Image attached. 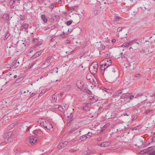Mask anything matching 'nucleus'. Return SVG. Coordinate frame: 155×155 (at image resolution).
<instances>
[{"mask_svg": "<svg viewBox=\"0 0 155 155\" xmlns=\"http://www.w3.org/2000/svg\"><path fill=\"white\" fill-rule=\"evenodd\" d=\"M92 133H90V132H88L85 135H86L87 136H88V138L91 137L92 135Z\"/></svg>", "mask_w": 155, "mask_h": 155, "instance_id": "obj_43", "label": "nucleus"}, {"mask_svg": "<svg viewBox=\"0 0 155 155\" xmlns=\"http://www.w3.org/2000/svg\"><path fill=\"white\" fill-rule=\"evenodd\" d=\"M43 120L40 122V124L41 126H43L45 128V126H46L47 125V124L48 123L49 121L45 119L44 120Z\"/></svg>", "mask_w": 155, "mask_h": 155, "instance_id": "obj_11", "label": "nucleus"}, {"mask_svg": "<svg viewBox=\"0 0 155 155\" xmlns=\"http://www.w3.org/2000/svg\"><path fill=\"white\" fill-rule=\"evenodd\" d=\"M86 78L90 82H91V81H92L93 80V79H92V80L91 78H88L87 76H86Z\"/></svg>", "mask_w": 155, "mask_h": 155, "instance_id": "obj_64", "label": "nucleus"}, {"mask_svg": "<svg viewBox=\"0 0 155 155\" xmlns=\"http://www.w3.org/2000/svg\"><path fill=\"white\" fill-rule=\"evenodd\" d=\"M65 42L66 44H69L70 43L71 41L69 39H67V40H65Z\"/></svg>", "mask_w": 155, "mask_h": 155, "instance_id": "obj_60", "label": "nucleus"}, {"mask_svg": "<svg viewBox=\"0 0 155 155\" xmlns=\"http://www.w3.org/2000/svg\"><path fill=\"white\" fill-rule=\"evenodd\" d=\"M37 53H38V55L39 56L42 53V51H38L37 52Z\"/></svg>", "mask_w": 155, "mask_h": 155, "instance_id": "obj_63", "label": "nucleus"}, {"mask_svg": "<svg viewBox=\"0 0 155 155\" xmlns=\"http://www.w3.org/2000/svg\"><path fill=\"white\" fill-rule=\"evenodd\" d=\"M72 120H73V119L71 117H70L69 119H68V120L67 122H70V123H71L72 122Z\"/></svg>", "mask_w": 155, "mask_h": 155, "instance_id": "obj_56", "label": "nucleus"}, {"mask_svg": "<svg viewBox=\"0 0 155 155\" xmlns=\"http://www.w3.org/2000/svg\"><path fill=\"white\" fill-rule=\"evenodd\" d=\"M77 6H75L71 7L70 8V9L71 10H76L77 9Z\"/></svg>", "mask_w": 155, "mask_h": 155, "instance_id": "obj_47", "label": "nucleus"}, {"mask_svg": "<svg viewBox=\"0 0 155 155\" xmlns=\"http://www.w3.org/2000/svg\"><path fill=\"white\" fill-rule=\"evenodd\" d=\"M53 58V57L52 56L48 57L47 58L46 62H48V61H49V60Z\"/></svg>", "mask_w": 155, "mask_h": 155, "instance_id": "obj_54", "label": "nucleus"}, {"mask_svg": "<svg viewBox=\"0 0 155 155\" xmlns=\"http://www.w3.org/2000/svg\"><path fill=\"white\" fill-rule=\"evenodd\" d=\"M87 138H88V137L86 136V135H84L80 137V139L78 140V141L80 142L86 140Z\"/></svg>", "mask_w": 155, "mask_h": 155, "instance_id": "obj_18", "label": "nucleus"}, {"mask_svg": "<svg viewBox=\"0 0 155 155\" xmlns=\"http://www.w3.org/2000/svg\"><path fill=\"white\" fill-rule=\"evenodd\" d=\"M28 26L29 25L26 23H24V24L23 25V28L25 29H27L28 28Z\"/></svg>", "mask_w": 155, "mask_h": 155, "instance_id": "obj_30", "label": "nucleus"}, {"mask_svg": "<svg viewBox=\"0 0 155 155\" xmlns=\"http://www.w3.org/2000/svg\"><path fill=\"white\" fill-rule=\"evenodd\" d=\"M15 124L13 123L10 124L8 127L7 129L8 130H10L13 128L15 126Z\"/></svg>", "mask_w": 155, "mask_h": 155, "instance_id": "obj_27", "label": "nucleus"}, {"mask_svg": "<svg viewBox=\"0 0 155 155\" xmlns=\"http://www.w3.org/2000/svg\"><path fill=\"white\" fill-rule=\"evenodd\" d=\"M20 19L21 20H24V19H25V15H20Z\"/></svg>", "mask_w": 155, "mask_h": 155, "instance_id": "obj_40", "label": "nucleus"}, {"mask_svg": "<svg viewBox=\"0 0 155 155\" xmlns=\"http://www.w3.org/2000/svg\"><path fill=\"white\" fill-rule=\"evenodd\" d=\"M38 138L33 136H31L29 137V140H28L29 142L32 145L34 144L37 141Z\"/></svg>", "mask_w": 155, "mask_h": 155, "instance_id": "obj_8", "label": "nucleus"}, {"mask_svg": "<svg viewBox=\"0 0 155 155\" xmlns=\"http://www.w3.org/2000/svg\"><path fill=\"white\" fill-rule=\"evenodd\" d=\"M33 133L35 135L38 136H41L43 134V132L39 129L33 130Z\"/></svg>", "mask_w": 155, "mask_h": 155, "instance_id": "obj_7", "label": "nucleus"}, {"mask_svg": "<svg viewBox=\"0 0 155 155\" xmlns=\"http://www.w3.org/2000/svg\"><path fill=\"white\" fill-rule=\"evenodd\" d=\"M12 134V132H9L6 133H5L4 135V138H10Z\"/></svg>", "mask_w": 155, "mask_h": 155, "instance_id": "obj_10", "label": "nucleus"}, {"mask_svg": "<svg viewBox=\"0 0 155 155\" xmlns=\"http://www.w3.org/2000/svg\"><path fill=\"white\" fill-rule=\"evenodd\" d=\"M41 18L43 21L45 23H46L48 21L47 18L45 15L42 14L41 16Z\"/></svg>", "mask_w": 155, "mask_h": 155, "instance_id": "obj_15", "label": "nucleus"}, {"mask_svg": "<svg viewBox=\"0 0 155 155\" xmlns=\"http://www.w3.org/2000/svg\"><path fill=\"white\" fill-rule=\"evenodd\" d=\"M135 76L136 78H140L142 76V74H136Z\"/></svg>", "mask_w": 155, "mask_h": 155, "instance_id": "obj_48", "label": "nucleus"}, {"mask_svg": "<svg viewBox=\"0 0 155 155\" xmlns=\"http://www.w3.org/2000/svg\"><path fill=\"white\" fill-rule=\"evenodd\" d=\"M110 125V123H107L106 124H105L103 127V128L105 129L108 126H109Z\"/></svg>", "mask_w": 155, "mask_h": 155, "instance_id": "obj_37", "label": "nucleus"}, {"mask_svg": "<svg viewBox=\"0 0 155 155\" xmlns=\"http://www.w3.org/2000/svg\"><path fill=\"white\" fill-rule=\"evenodd\" d=\"M115 18L116 21H118L119 20H122V18H121L119 16H115Z\"/></svg>", "mask_w": 155, "mask_h": 155, "instance_id": "obj_35", "label": "nucleus"}, {"mask_svg": "<svg viewBox=\"0 0 155 155\" xmlns=\"http://www.w3.org/2000/svg\"><path fill=\"white\" fill-rule=\"evenodd\" d=\"M10 32L8 30L6 31L5 34V37L4 38L5 40H6L8 37L10 36Z\"/></svg>", "mask_w": 155, "mask_h": 155, "instance_id": "obj_19", "label": "nucleus"}, {"mask_svg": "<svg viewBox=\"0 0 155 155\" xmlns=\"http://www.w3.org/2000/svg\"><path fill=\"white\" fill-rule=\"evenodd\" d=\"M122 29V27H118L117 29V31L118 32H119L121 31Z\"/></svg>", "mask_w": 155, "mask_h": 155, "instance_id": "obj_52", "label": "nucleus"}, {"mask_svg": "<svg viewBox=\"0 0 155 155\" xmlns=\"http://www.w3.org/2000/svg\"><path fill=\"white\" fill-rule=\"evenodd\" d=\"M117 115V114H116V113H112V114H111V116H113V117L112 118H114Z\"/></svg>", "mask_w": 155, "mask_h": 155, "instance_id": "obj_61", "label": "nucleus"}, {"mask_svg": "<svg viewBox=\"0 0 155 155\" xmlns=\"http://www.w3.org/2000/svg\"><path fill=\"white\" fill-rule=\"evenodd\" d=\"M58 109L60 111L62 112H64L62 107L61 106L59 105V106L58 107Z\"/></svg>", "mask_w": 155, "mask_h": 155, "instance_id": "obj_36", "label": "nucleus"}, {"mask_svg": "<svg viewBox=\"0 0 155 155\" xmlns=\"http://www.w3.org/2000/svg\"><path fill=\"white\" fill-rule=\"evenodd\" d=\"M85 93L90 95H91L92 94V92L88 89L86 91Z\"/></svg>", "mask_w": 155, "mask_h": 155, "instance_id": "obj_50", "label": "nucleus"}, {"mask_svg": "<svg viewBox=\"0 0 155 155\" xmlns=\"http://www.w3.org/2000/svg\"><path fill=\"white\" fill-rule=\"evenodd\" d=\"M9 117L8 116H7L4 115L2 117V120H3V123L4 124H5L4 123V120H5V122H6L7 123H8V122L9 121Z\"/></svg>", "mask_w": 155, "mask_h": 155, "instance_id": "obj_13", "label": "nucleus"}, {"mask_svg": "<svg viewBox=\"0 0 155 155\" xmlns=\"http://www.w3.org/2000/svg\"><path fill=\"white\" fill-rule=\"evenodd\" d=\"M68 143V142L67 141L61 142L58 146V148L59 149L63 148L66 146Z\"/></svg>", "mask_w": 155, "mask_h": 155, "instance_id": "obj_5", "label": "nucleus"}, {"mask_svg": "<svg viewBox=\"0 0 155 155\" xmlns=\"http://www.w3.org/2000/svg\"><path fill=\"white\" fill-rule=\"evenodd\" d=\"M38 56H39L38 55V53L36 52L34 54L31 56V58L32 59H34Z\"/></svg>", "mask_w": 155, "mask_h": 155, "instance_id": "obj_34", "label": "nucleus"}, {"mask_svg": "<svg viewBox=\"0 0 155 155\" xmlns=\"http://www.w3.org/2000/svg\"><path fill=\"white\" fill-rule=\"evenodd\" d=\"M152 109H147V110H146L144 112V114H148L151 111H152Z\"/></svg>", "mask_w": 155, "mask_h": 155, "instance_id": "obj_38", "label": "nucleus"}, {"mask_svg": "<svg viewBox=\"0 0 155 155\" xmlns=\"http://www.w3.org/2000/svg\"><path fill=\"white\" fill-rule=\"evenodd\" d=\"M151 148V147H150L148 148L147 149L144 150L143 151H141L140 152V153L141 154H144L148 152V151L150 150V149Z\"/></svg>", "mask_w": 155, "mask_h": 155, "instance_id": "obj_24", "label": "nucleus"}, {"mask_svg": "<svg viewBox=\"0 0 155 155\" xmlns=\"http://www.w3.org/2000/svg\"><path fill=\"white\" fill-rule=\"evenodd\" d=\"M62 108L64 112L66 110L68 109V107H67L66 106H64L63 107H62Z\"/></svg>", "mask_w": 155, "mask_h": 155, "instance_id": "obj_53", "label": "nucleus"}, {"mask_svg": "<svg viewBox=\"0 0 155 155\" xmlns=\"http://www.w3.org/2000/svg\"><path fill=\"white\" fill-rule=\"evenodd\" d=\"M45 128H47L48 130H51L52 128V127L51 124L49 122V121L48 122V124L46 126H45Z\"/></svg>", "mask_w": 155, "mask_h": 155, "instance_id": "obj_16", "label": "nucleus"}, {"mask_svg": "<svg viewBox=\"0 0 155 155\" xmlns=\"http://www.w3.org/2000/svg\"><path fill=\"white\" fill-rule=\"evenodd\" d=\"M14 151L15 153V155H16V153H20L21 150L19 148L15 147L14 149Z\"/></svg>", "mask_w": 155, "mask_h": 155, "instance_id": "obj_23", "label": "nucleus"}, {"mask_svg": "<svg viewBox=\"0 0 155 155\" xmlns=\"http://www.w3.org/2000/svg\"><path fill=\"white\" fill-rule=\"evenodd\" d=\"M72 21H73L72 20L68 21L66 23V24L67 25L69 26V25H70L71 24V23L72 22Z\"/></svg>", "mask_w": 155, "mask_h": 155, "instance_id": "obj_33", "label": "nucleus"}, {"mask_svg": "<svg viewBox=\"0 0 155 155\" xmlns=\"http://www.w3.org/2000/svg\"><path fill=\"white\" fill-rule=\"evenodd\" d=\"M123 115L124 116H128L131 115V113L130 112L128 111H126V112L123 114Z\"/></svg>", "mask_w": 155, "mask_h": 155, "instance_id": "obj_29", "label": "nucleus"}, {"mask_svg": "<svg viewBox=\"0 0 155 155\" xmlns=\"http://www.w3.org/2000/svg\"><path fill=\"white\" fill-rule=\"evenodd\" d=\"M100 48L102 50H104L105 48V46L102 43L101 44Z\"/></svg>", "mask_w": 155, "mask_h": 155, "instance_id": "obj_39", "label": "nucleus"}, {"mask_svg": "<svg viewBox=\"0 0 155 155\" xmlns=\"http://www.w3.org/2000/svg\"><path fill=\"white\" fill-rule=\"evenodd\" d=\"M79 127V126H78L77 127H74L71 130H70L68 132L70 134L75 133V131L77 130Z\"/></svg>", "mask_w": 155, "mask_h": 155, "instance_id": "obj_21", "label": "nucleus"}, {"mask_svg": "<svg viewBox=\"0 0 155 155\" xmlns=\"http://www.w3.org/2000/svg\"><path fill=\"white\" fill-rule=\"evenodd\" d=\"M38 39L36 38H34L33 40V41L34 43L37 42L38 41Z\"/></svg>", "mask_w": 155, "mask_h": 155, "instance_id": "obj_49", "label": "nucleus"}, {"mask_svg": "<svg viewBox=\"0 0 155 155\" xmlns=\"http://www.w3.org/2000/svg\"><path fill=\"white\" fill-rule=\"evenodd\" d=\"M104 68H105V67L104 66L103 64H101L100 65V68L102 71L103 70L104 71Z\"/></svg>", "mask_w": 155, "mask_h": 155, "instance_id": "obj_41", "label": "nucleus"}, {"mask_svg": "<svg viewBox=\"0 0 155 155\" xmlns=\"http://www.w3.org/2000/svg\"><path fill=\"white\" fill-rule=\"evenodd\" d=\"M120 127H122L123 128L122 129H120V128H119V129H120L121 130H124L125 129H126L125 126H124V125L122 124H120Z\"/></svg>", "mask_w": 155, "mask_h": 155, "instance_id": "obj_42", "label": "nucleus"}, {"mask_svg": "<svg viewBox=\"0 0 155 155\" xmlns=\"http://www.w3.org/2000/svg\"><path fill=\"white\" fill-rule=\"evenodd\" d=\"M125 58V56L124 55V54H123L122 55L120 56V57H117V58H121L122 59H123V58Z\"/></svg>", "mask_w": 155, "mask_h": 155, "instance_id": "obj_57", "label": "nucleus"}, {"mask_svg": "<svg viewBox=\"0 0 155 155\" xmlns=\"http://www.w3.org/2000/svg\"><path fill=\"white\" fill-rule=\"evenodd\" d=\"M88 98L90 102L91 103H94L96 102L98 99L97 97L93 94V95L90 96L88 97Z\"/></svg>", "mask_w": 155, "mask_h": 155, "instance_id": "obj_4", "label": "nucleus"}, {"mask_svg": "<svg viewBox=\"0 0 155 155\" xmlns=\"http://www.w3.org/2000/svg\"><path fill=\"white\" fill-rule=\"evenodd\" d=\"M145 95L143 93H140L137 94V95L136 97H135L134 98H141V97L142 96H145Z\"/></svg>", "mask_w": 155, "mask_h": 155, "instance_id": "obj_22", "label": "nucleus"}, {"mask_svg": "<svg viewBox=\"0 0 155 155\" xmlns=\"http://www.w3.org/2000/svg\"><path fill=\"white\" fill-rule=\"evenodd\" d=\"M2 18L5 21H8L9 18V15L8 14H5L2 16Z\"/></svg>", "mask_w": 155, "mask_h": 155, "instance_id": "obj_14", "label": "nucleus"}, {"mask_svg": "<svg viewBox=\"0 0 155 155\" xmlns=\"http://www.w3.org/2000/svg\"><path fill=\"white\" fill-rule=\"evenodd\" d=\"M38 46L36 45V44L33 46L31 47V50L36 49V47Z\"/></svg>", "mask_w": 155, "mask_h": 155, "instance_id": "obj_44", "label": "nucleus"}, {"mask_svg": "<svg viewBox=\"0 0 155 155\" xmlns=\"http://www.w3.org/2000/svg\"><path fill=\"white\" fill-rule=\"evenodd\" d=\"M111 67V64H108L107 66L105 68H104V71H103V74L104 72L106 74H107L109 72L110 73V70Z\"/></svg>", "mask_w": 155, "mask_h": 155, "instance_id": "obj_9", "label": "nucleus"}, {"mask_svg": "<svg viewBox=\"0 0 155 155\" xmlns=\"http://www.w3.org/2000/svg\"><path fill=\"white\" fill-rule=\"evenodd\" d=\"M55 5V3L54 2V3L51 4L49 6L48 8L50 9H52L54 8Z\"/></svg>", "mask_w": 155, "mask_h": 155, "instance_id": "obj_28", "label": "nucleus"}, {"mask_svg": "<svg viewBox=\"0 0 155 155\" xmlns=\"http://www.w3.org/2000/svg\"><path fill=\"white\" fill-rule=\"evenodd\" d=\"M62 37L63 38H65L67 37L68 35V33H65L64 32H63V34L61 35Z\"/></svg>", "mask_w": 155, "mask_h": 155, "instance_id": "obj_31", "label": "nucleus"}, {"mask_svg": "<svg viewBox=\"0 0 155 155\" xmlns=\"http://www.w3.org/2000/svg\"><path fill=\"white\" fill-rule=\"evenodd\" d=\"M36 64V62L35 61L33 62L31 64L30 66L29 67V68L30 69L32 68L33 66Z\"/></svg>", "mask_w": 155, "mask_h": 155, "instance_id": "obj_55", "label": "nucleus"}, {"mask_svg": "<svg viewBox=\"0 0 155 155\" xmlns=\"http://www.w3.org/2000/svg\"><path fill=\"white\" fill-rule=\"evenodd\" d=\"M81 109L86 111H87V109L86 108V107L83 106L81 107Z\"/></svg>", "mask_w": 155, "mask_h": 155, "instance_id": "obj_59", "label": "nucleus"}, {"mask_svg": "<svg viewBox=\"0 0 155 155\" xmlns=\"http://www.w3.org/2000/svg\"><path fill=\"white\" fill-rule=\"evenodd\" d=\"M149 155H155V151H153L148 153Z\"/></svg>", "mask_w": 155, "mask_h": 155, "instance_id": "obj_58", "label": "nucleus"}, {"mask_svg": "<svg viewBox=\"0 0 155 155\" xmlns=\"http://www.w3.org/2000/svg\"><path fill=\"white\" fill-rule=\"evenodd\" d=\"M134 97V96L132 95L131 93H125L124 92L120 97V99L122 100L124 99V101L121 100V101L122 102L121 103V104L124 105L126 104L127 102H130V101Z\"/></svg>", "mask_w": 155, "mask_h": 155, "instance_id": "obj_1", "label": "nucleus"}, {"mask_svg": "<svg viewBox=\"0 0 155 155\" xmlns=\"http://www.w3.org/2000/svg\"><path fill=\"white\" fill-rule=\"evenodd\" d=\"M19 64V62L17 60H15L12 62V66L16 68L18 66Z\"/></svg>", "mask_w": 155, "mask_h": 155, "instance_id": "obj_20", "label": "nucleus"}, {"mask_svg": "<svg viewBox=\"0 0 155 155\" xmlns=\"http://www.w3.org/2000/svg\"><path fill=\"white\" fill-rule=\"evenodd\" d=\"M71 87L70 85L67 84L65 85L64 86L63 89L64 90H66L67 91H69L71 89Z\"/></svg>", "mask_w": 155, "mask_h": 155, "instance_id": "obj_17", "label": "nucleus"}, {"mask_svg": "<svg viewBox=\"0 0 155 155\" xmlns=\"http://www.w3.org/2000/svg\"><path fill=\"white\" fill-rule=\"evenodd\" d=\"M135 40H133L129 42H125L121 46L123 47H129L132 43Z\"/></svg>", "mask_w": 155, "mask_h": 155, "instance_id": "obj_12", "label": "nucleus"}, {"mask_svg": "<svg viewBox=\"0 0 155 155\" xmlns=\"http://www.w3.org/2000/svg\"><path fill=\"white\" fill-rule=\"evenodd\" d=\"M110 144V142H103V147H105L109 146Z\"/></svg>", "mask_w": 155, "mask_h": 155, "instance_id": "obj_26", "label": "nucleus"}, {"mask_svg": "<svg viewBox=\"0 0 155 155\" xmlns=\"http://www.w3.org/2000/svg\"><path fill=\"white\" fill-rule=\"evenodd\" d=\"M55 37V36H54V37L52 36L51 37V38L50 39V42H53V41H54L55 40V39H54Z\"/></svg>", "mask_w": 155, "mask_h": 155, "instance_id": "obj_45", "label": "nucleus"}, {"mask_svg": "<svg viewBox=\"0 0 155 155\" xmlns=\"http://www.w3.org/2000/svg\"><path fill=\"white\" fill-rule=\"evenodd\" d=\"M104 89H105V91L107 92V93H110V90L109 89H106V88H104Z\"/></svg>", "mask_w": 155, "mask_h": 155, "instance_id": "obj_62", "label": "nucleus"}, {"mask_svg": "<svg viewBox=\"0 0 155 155\" xmlns=\"http://www.w3.org/2000/svg\"><path fill=\"white\" fill-rule=\"evenodd\" d=\"M116 68V66L111 65L110 73L112 72H115L116 71L115 69Z\"/></svg>", "mask_w": 155, "mask_h": 155, "instance_id": "obj_25", "label": "nucleus"}, {"mask_svg": "<svg viewBox=\"0 0 155 155\" xmlns=\"http://www.w3.org/2000/svg\"><path fill=\"white\" fill-rule=\"evenodd\" d=\"M98 64L97 63H92L89 67V70L91 73L93 74H96L97 71Z\"/></svg>", "mask_w": 155, "mask_h": 155, "instance_id": "obj_2", "label": "nucleus"}, {"mask_svg": "<svg viewBox=\"0 0 155 155\" xmlns=\"http://www.w3.org/2000/svg\"><path fill=\"white\" fill-rule=\"evenodd\" d=\"M76 85L78 88L80 90L84 86V82L81 80H78L76 82Z\"/></svg>", "mask_w": 155, "mask_h": 155, "instance_id": "obj_6", "label": "nucleus"}, {"mask_svg": "<svg viewBox=\"0 0 155 155\" xmlns=\"http://www.w3.org/2000/svg\"><path fill=\"white\" fill-rule=\"evenodd\" d=\"M124 89H121L116 91L113 94V97L114 98H116L119 96L121 94H122L124 93Z\"/></svg>", "mask_w": 155, "mask_h": 155, "instance_id": "obj_3", "label": "nucleus"}, {"mask_svg": "<svg viewBox=\"0 0 155 155\" xmlns=\"http://www.w3.org/2000/svg\"><path fill=\"white\" fill-rule=\"evenodd\" d=\"M103 109L102 107H99L98 109V111L100 112H101L103 111Z\"/></svg>", "mask_w": 155, "mask_h": 155, "instance_id": "obj_46", "label": "nucleus"}, {"mask_svg": "<svg viewBox=\"0 0 155 155\" xmlns=\"http://www.w3.org/2000/svg\"><path fill=\"white\" fill-rule=\"evenodd\" d=\"M42 43V42L41 41H39L36 44V45L38 46L41 45Z\"/></svg>", "mask_w": 155, "mask_h": 155, "instance_id": "obj_51", "label": "nucleus"}, {"mask_svg": "<svg viewBox=\"0 0 155 155\" xmlns=\"http://www.w3.org/2000/svg\"><path fill=\"white\" fill-rule=\"evenodd\" d=\"M88 89L86 87H83L80 90L83 92H86V91H87V90H88Z\"/></svg>", "mask_w": 155, "mask_h": 155, "instance_id": "obj_32", "label": "nucleus"}]
</instances>
